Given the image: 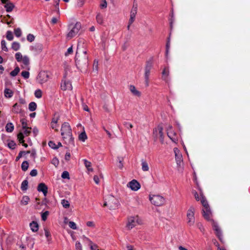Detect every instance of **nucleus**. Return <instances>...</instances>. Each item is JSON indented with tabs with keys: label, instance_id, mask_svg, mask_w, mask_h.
Listing matches in <instances>:
<instances>
[{
	"label": "nucleus",
	"instance_id": "f257e3e1",
	"mask_svg": "<svg viewBox=\"0 0 250 250\" xmlns=\"http://www.w3.org/2000/svg\"><path fill=\"white\" fill-rule=\"evenodd\" d=\"M75 62L77 66H85L88 63L87 51L83 48H78L75 56Z\"/></svg>",
	"mask_w": 250,
	"mask_h": 250
},
{
	"label": "nucleus",
	"instance_id": "f03ea898",
	"mask_svg": "<svg viewBox=\"0 0 250 250\" xmlns=\"http://www.w3.org/2000/svg\"><path fill=\"white\" fill-rule=\"evenodd\" d=\"M203 216L204 218L207 221L210 222L213 225L214 230H215L217 235L219 237V239L221 240L220 236L221 235V231L219 226L214 222L212 217V213L210 208L207 209H202Z\"/></svg>",
	"mask_w": 250,
	"mask_h": 250
},
{
	"label": "nucleus",
	"instance_id": "7ed1b4c3",
	"mask_svg": "<svg viewBox=\"0 0 250 250\" xmlns=\"http://www.w3.org/2000/svg\"><path fill=\"white\" fill-rule=\"evenodd\" d=\"M61 135L64 140L69 141L72 140V134L71 129L68 124L64 123L62 125Z\"/></svg>",
	"mask_w": 250,
	"mask_h": 250
},
{
	"label": "nucleus",
	"instance_id": "20e7f679",
	"mask_svg": "<svg viewBox=\"0 0 250 250\" xmlns=\"http://www.w3.org/2000/svg\"><path fill=\"white\" fill-rule=\"evenodd\" d=\"M140 220L138 216H131L127 218L125 228L127 230L132 229L137 224H140Z\"/></svg>",
	"mask_w": 250,
	"mask_h": 250
},
{
	"label": "nucleus",
	"instance_id": "39448f33",
	"mask_svg": "<svg viewBox=\"0 0 250 250\" xmlns=\"http://www.w3.org/2000/svg\"><path fill=\"white\" fill-rule=\"evenodd\" d=\"M151 203L155 206L160 207L163 205L165 202V198L160 195L151 194L149 197Z\"/></svg>",
	"mask_w": 250,
	"mask_h": 250
},
{
	"label": "nucleus",
	"instance_id": "423d86ee",
	"mask_svg": "<svg viewBox=\"0 0 250 250\" xmlns=\"http://www.w3.org/2000/svg\"><path fill=\"white\" fill-rule=\"evenodd\" d=\"M82 28L81 23L77 21L73 26L72 29L66 34V38L70 40L73 38L79 33Z\"/></svg>",
	"mask_w": 250,
	"mask_h": 250
},
{
	"label": "nucleus",
	"instance_id": "0eeeda50",
	"mask_svg": "<svg viewBox=\"0 0 250 250\" xmlns=\"http://www.w3.org/2000/svg\"><path fill=\"white\" fill-rule=\"evenodd\" d=\"M195 208L191 207H190L187 211V218L188 220V223L190 226L193 225L195 222Z\"/></svg>",
	"mask_w": 250,
	"mask_h": 250
},
{
	"label": "nucleus",
	"instance_id": "6e6552de",
	"mask_svg": "<svg viewBox=\"0 0 250 250\" xmlns=\"http://www.w3.org/2000/svg\"><path fill=\"white\" fill-rule=\"evenodd\" d=\"M15 57L18 62H22L25 65H28L29 63V59L27 56H22L21 53L18 52L16 53Z\"/></svg>",
	"mask_w": 250,
	"mask_h": 250
},
{
	"label": "nucleus",
	"instance_id": "1a4fd4ad",
	"mask_svg": "<svg viewBox=\"0 0 250 250\" xmlns=\"http://www.w3.org/2000/svg\"><path fill=\"white\" fill-rule=\"evenodd\" d=\"M163 128L162 126H157L153 131V134L156 138H159L161 141L163 143Z\"/></svg>",
	"mask_w": 250,
	"mask_h": 250
},
{
	"label": "nucleus",
	"instance_id": "9d476101",
	"mask_svg": "<svg viewBox=\"0 0 250 250\" xmlns=\"http://www.w3.org/2000/svg\"><path fill=\"white\" fill-rule=\"evenodd\" d=\"M127 187L134 191L138 190L141 188L140 184L135 179L130 181L127 184Z\"/></svg>",
	"mask_w": 250,
	"mask_h": 250
},
{
	"label": "nucleus",
	"instance_id": "9b49d317",
	"mask_svg": "<svg viewBox=\"0 0 250 250\" xmlns=\"http://www.w3.org/2000/svg\"><path fill=\"white\" fill-rule=\"evenodd\" d=\"M48 79L49 75L45 71L40 72L38 76V79L39 83L42 84L46 83L48 81Z\"/></svg>",
	"mask_w": 250,
	"mask_h": 250
},
{
	"label": "nucleus",
	"instance_id": "f8f14e48",
	"mask_svg": "<svg viewBox=\"0 0 250 250\" xmlns=\"http://www.w3.org/2000/svg\"><path fill=\"white\" fill-rule=\"evenodd\" d=\"M61 87L62 90L65 91H70L72 89V85L70 82L64 81L62 82Z\"/></svg>",
	"mask_w": 250,
	"mask_h": 250
},
{
	"label": "nucleus",
	"instance_id": "ddd939ff",
	"mask_svg": "<svg viewBox=\"0 0 250 250\" xmlns=\"http://www.w3.org/2000/svg\"><path fill=\"white\" fill-rule=\"evenodd\" d=\"M38 190L39 192H42L45 196L47 193L48 188L44 183H40L38 186Z\"/></svg>",
	"mask_w": 250,
	"mask_h": 250
},
{
	"label": "nucleus",
	"instance_id": "4468645a",
	"mask_svg": "<svg viewBox=\"0 0 250 250\" xmlns=\"http://www.w3.org/2000/svg\"><path fill=\"white\" fill-rule=\"evenodd\" d=\"M174 152L175 153V159L176 160L177 163L180 165L182 162V156L177 148H175L174 149Z\"/></svg>",
	"mask_w": 250,
	"mask_h": 250
},
{
	"label": "nucleus",
	"instance_id": "2eb2a0df",
	"mask_svg": "<svg viewBox=\"0 0 250 250\" xmlns=\"http://www.w3.org/2000/svg\"><path fill=\"white\" fill-rule=\"evenodd\" d=\"M48 145L51 148L54 149H58L60 147L62 146L61 143L58 142L57 144H56L55 143L52 141L49 142Z\"/></svg>",
	"mask_w": 250,
	"mask_h": 250
},
{
	"label": "nucleus",
	"instance_id": "dca6fc26",
	"mask_svg": "<svg viewBox=\"0 0 250 250\" xmlns=\"http://www.w3.org/2000/svg\"><path fill=\"white\" fill-rule=\"evenodd\" d=\"M31 229L33 232H37L39 230V225L35 221H33L30 224Z\"/></svg>",
	"mask_w": 250,
	"mask_h": 250
},
{
	"label": "nucleus",
	"instance_id": "f3484780",
	"mask_svg": "<svg viewBox=\"0 0 250 250\" xmlns=\"http://www.w3.org/2000/svg\"><path fill=\"white\" fill-rule=\"evenodd\" d=\"M6 11L7 12H11L15 7L14 4L10 2H7L4 6Z\"/></svg>",
	"mask_w": 250,
	"mask_h": 250
},
{
	"label": "nucleus",
	"instance_id": "a211bd4d",
	"mask_svg": "<svg viewBox=\"0 0 250 250\" xmlns=\"http://www.w3.org/2000/svg\"><path fill=\"white\" fill-rule=\"evenodd\" d=\"M151 67V64L147 63L145 68V77L147 80H148L149 78Z\"/></svg>",
	"mask_w": 250,
	"mask_h": 250
},
{
	"label": "nucleus",
	"instance_id": "6ab92c4d",
	"mask_svg": "<svg viewBox=\"0 0 250 250\" xmlns=\"http://www.w3.org/2000/svg\"><path fill=\"white\" fill-rule=\"evenodd\" d=\"M21 44L17 42H14L12 43L11 48L15 51H18L20 49Z\"/></svg>",
	"mask_w": 250,
	"mask_h": 250
},
{
	"label": "nucleus",
	"instance_id": "aec40b11",
	"mask_svg": "<svg viewBox=\"0 0 250 250\" xmlns=\"http://www.w3.org/2000/svg\"><path fill=\"white\" fill-rule=\"evenodd\" d=\"M201 202L202 205L204 207V208L203 209H207L210 208L207 201L205 198V197H203V196H202V197H201Z\"/></svg>",
	"mask_w": 250,
	"mask_h": 250
},
{
	"label": "nucleus",
	"instance_id": "412c9836",
	"mask_svg": "<svg viewBox=\"0 0 250 250\" xmlns=\"http://www.w3.org/2000/svg\"><path fill=\"white\" fill-rule=\"evenodd\" d=\"M59 119H53L51 122V127L53 129H55L56 130L58 131V122Z\"/></svg>",
	"mask_w": 250,
	"mask_h": 250
},
{
	"label": "nucleus",
	"instance_id": "4be33fe9",
	"mask_svg": "<svg viewBox=\"0 0 250 250\" xmlns=\"http://www.w3.org/2000/svg\"><path fill=\"white\" fill-rule=\"evenodd\" d=\"M13 111L16 113H20L22 112V109L21 106L17 104H15L13 107Z\"/></svg>",
	"mask_w": 250,
	"mask_h": 250
},
{
	"label": "nucleus",
	"instance_id": "5701e85b",
	"mask_svg": "<svg viewBox=\"0 0 250 250\" xmlns=\"http://www.w3.org/2000/svg\"><path fill=\"white\" fill-rule=\"evenodd\" d=\"M136 14V10H134V12H132L131 13L130 18V20H129V24L127 26L128 29H129L130 25L133 22Z\"/></svg>",
	"mask_w": 250,
	"mask_h": 250
},
{
	"label": "nucleus",
	"instance_id": "b1692460",
	"mask_svg": "<svg viewBox=\"0 0 250 250\" xmlns=\"http://www.w3.org/2000/svg\"><path fill=\"white\" fill-rule=\"evenodd\" d=\"M129 89L134 95L138 96H139L140 95V93L137 90V89L134 85H130L129 86Z\"/></svg>",
	"mask_w": 250,
	"mask_h": 250
},
{
	"label": "nucleus",
	"instance_id": "393cba45",
	"mask_svg": "<svg viewBox=\"0 0 250 250\" xmlns=\"http://www.w3.org/2000/svg\"><path fill=\"white\" fill-rule=\"evenodd\" d=\"M87 139V137L85 131L82 132L79 136V139L83 142H84Z\"/></svg>",
	"mask_w": 250,
	"mask_h": 250
},
{
	"label": "nucleus",
	"instance_id": "a878e982",
	"mask_svg": "<svg viewBox=\"0 0 250 250\" xmlns=\"http://www.w3.org/2000/svg\"><path fill=\"white\" fill-rule=\"evenodd\" d=\"M13 91L8 88H6L4 90V94L5 97L7 98H11L13 95Z\"/></svg>",
	"mask_w": 250,
	"mask_h": 250
},
{
	"label": "nucleus",
	"instance_id": "bb28decb",
	"mask_svg": "<svg viewBox=\"0 0 250 250\" xmlns=\"http://www.w3.org/2000/svg\"><path fill=\"white\" fill-rule=\"evenodd\" d=\"M84 164H85V166L87 168L88 171H93V169L91 167V163L90 162L85 160H84Z\"/></svg>",
	"mask_w": 250,
	"mask_h": 250
},
{
	"label": "nucleus",
	"instance_id": "cd10ccee",
	"mask_svg": "<svg viewBox=\"0 0 250 250\" xmlns=\"http://www.w3.org/2000/svg\"><path fill=\"white\" fill-rule=\"evenodd\" d=\"M6 130L8 132H11L14 129V125L11 123H8L6 125Z\"/></svg>",
	"mask_w": 250,
	"mask_h": 250
},
{
	"label": "nucleus",
	"instance_id": "c85d7f7f",
	"mask_svg": "<svg viewBox=\"0 0 250 250\" xmlns=\"http://www.w3.org/2000/svg\"><path fill=\"white\" fill-rule=\"evenodd\" d=\"M96 20L97 22L100 24H102L104 23V18L103 16L100 15V14H98L96 16Z\"/></svg>",
	"mask_w": 250,
	"mask_h": 250
},
{
	"label": "nucleus",
	"instance_id": "c756f323",
	"mask_svg": "<svg viewBox=\"0 0 250 250\" xmlns=\"http://www.w3.org/2000/svg\"><path fill=\"white\" fill-rule=\"evenodd\" d=\"M37 108V104L35 102H31L29 104V109L31 111L35 110Z\"/></svg>",
	"mask_w": 250,
	"mask_h": 250
},
{
	"label": "nucleus",
	"instance_id": "7c9ffc66",
	"mask_svg": "<svg viewBox=\"0 0 250 250\" xmlns=\"http://www.w3.org/2000/svg\"><path fill=\"white\" fill-rule=\"evenodd\" d=\"M20 72V68L19 67H16L14 70L11 71L10 73V75L12 77H15L18 75Z\"/></svg>",
	"mask_w": 250,
	"mask_h": 250
},
{
	"label": "nucleus",
	"instance_id": "2f4dec72",
	"mask_svg": "<svg viewBox=\"0 0 250 250\" xmlns=\"http://www.w3.org/2000/svg\"><path fill=\"white\" fill-rule=\"evenodd\" d=\"M29 167V164L27 162V161H24L22 162L21 164V169L23 171H26L27 170L28 168Z\"/></svg>",
	"mask_w": 250,
	"mask_h": 250
},
{
	"label": "nucleus",
	"instance_id": "473e14b6",
	"mask_svg": "<svg viewBox=\"0 0 250 250\" xmlns=\"http://www.w3.org/2000/svg\"><path fill=\"white\" fill-rule=\"evenodd\" d=\"M142 170L143 171H148L149 167H148L147 163L146 162H145V161L143 162L142 163Z\"/></svg>",
	"mask_w": 250,
	"mask_h": 250
},
{
	"label": "nucleus",
	"instance_id": "72a5a7b5",
	"mask_svg": "<svg viewBox=\"0 0 250 250\" xmlns=\"http://www.w3.org/2000/svg\"><path fill=\"white\" fill-rule=\"evenodd\" d=\"M61 203L62 206L66 208H67L70 207L69 202H68V201L66 200L65 199L62 200Z\"/></svg>",
	"mask_w": 250,
	"mask_h": 250
},
{
	"label": "nucleus",
	"instance_id": "f704fd0d",
	"mask_svg": "<svg viewBox=\"0 0 250 250\" xmlns=\"http://www.w3.org/2000/svg\"><path fill=\"white\" fill-rule=\"evenodd\" d=\"M75 248L76 250H84L82 244L79 241L76 242L75 244Z\"/></svg>",
	"mask_w": 250,
	"mask_h": 250
},
{
	"label": "nucleus",
	"instance_id": "c9c22d12",
	"mask_svg": "<svg viewBox=\"0 0 250 250\" xmlns=\"http://www.w3.org/2000/svg\"><path fill=\"white\" fill-rule=\"evenodd\" d=\"M28 188V182L27 180H24L21 184V188L23 190H26Z\"/></svg>",
	"mask_w": 250,
	"mask_h": 250
},
{
	"label": "nucleus",
	"instance_id": "e433bc0d",
	"mask_svg": "<svg viewBox=\"0 0 250 250\" xmlns=\"http://www.w3.org/2000/svg\"><path fill=\"white\" fill-rule=\"evenodd\" d=\"M1 49L2 50H4L5 52L8 51V49L6 46V42L5 41L3 40L1 42Z\"/></svg>",
	"mask_w": 250,
	"mask_h": 250
},
{
	"label": "nucleus",
	"instance_id": "4c0bfd02",
	"mask_svg": "<svg viewBox=\"0 0 250 250\" xmlns=\"http://www.w3.org/2000/svg\"><path fill=\"white\" fill-rule=\"evenodd\" d=\"M29 201V198L28 196H24L21 201L22 204L26 205Z\"/></svg>",
	"mask_w": 250,
	"mask_h": 250
},
{
	"label": "nucleus",
	"instance_id": "58836bf2",
	"mask_svg": "<svg viewBox=\"0 0 250 250\" xmlns=\"http://www.w3.org/2000/svg\"><path fill=\"white\" fill-rule=\"evenodd\" d=\"M69 227L73 229H77V227L76 223L73 221H69L68 223Z\"/></svg>",
	"mask_w": 250,
	"mask_h": 250
},
{
	"label": "nucleus",
	"instance_id": "ea45409f",
	"mask_svg": "<svg viewBox=\"0 0 250 250\" xmlns=\"http://www.w3.org/2000/svg\"><path fill=\"white\" fill-rule=\"evenodd\" d=\"M23 138H24V136H23V135L22 133L20 132L18 134V139L19 140V142L21 143H24Z\"/></svg>",
	"mask_w": 250,
	"mask_h": 250
},
{
	"label": "nucleus",
	"instance_id": "a19ab883",
	"mask_svg": "<svg viewBox=\"0 0 250 250\" xmlns=\"http://www.w3.org/2000/svg\"><path fill=\"white\" fill-rule=\"evenodd\" d=\"M35 95L37 98H41L42 96V92L40 89H37L35 92Z\"/></svg>",
	"mask_w": 250,
	"mask_h": 250
},
{
	"label": "nucleus",
	"instance_id": "79ce46f5",
	"mask_svg": "<svg viewBox=\"0 0 250 250\" xmlns=\"http://www.w3.org/2000/svg\"><path fill=\"white\" fill-rule=\"evenodd\" d=\"M49 215V211H46L42 214V219L43 221H45L47 219V216Z\"/></svg>",
	"mask_w": 250,
	"mask_h": 250
},
{
	"label": "nucleus",
	"instance_id": "37998d69",
	"mask_svg": "<svg viewBox=\"0 0 250 250\" xmlns=\"http://www.w3.org/2000/svg\"><path fill=\"white\" fill-rule=\"evenodd\" d=\"M6 38L9 41H11L13 39V35L11 31H8L7 32Z\"/></svg>",
	"mask_w": 250,
	"mask_h": 250
},
{
	"label": "nucleus",
	"instance_id": "c03bdc74",
	"mask_svg": "<svg viewBox=\"0 0 250 250\" xmlns=\"http://www.w3.org/2000/svg\"><path fill=\"white\" fill-rule=\"evenodd\" d=\"M14 33H15V35L16 36V37H21V29H20V28L15 29L14 30Z\"/></svg>",
	"mask_w": 250,
	"mask_h": 250
},
{
	"label": "nucleus",
	"instance_id": "a18cd8bd",
	"mask_svg": "<svg viewBox=\"0 0 250 250\" xmlns=\"http://www.w3.org/2000/svg\"><path fill=\"white\" fill-rule=\"evenodd\" d=\"M27 40L30 42H32L35 40V36L33 34H29L27 36Z\"/></svg>",
	"mask_w": 250,
	"mask_h": 250
},
{
	"label": "nucleus",
	"instance_id": "49530a36",
	"mask_svg": "<svg viewBox=\"0 0 250 250\" xmlns=\"http://www.w3.org/2000/svg\"><path fill=\"white\" fill-rule=\"evenodd\" d=\"M90 248L91 250H99L97 249L98 246L95 244H94L92 242H90Z\"/></svg>",
	"mask_w": 250,
	"mask_h": 250
},
{
	"label": "nucleus",
	"instance_id": "de8ad7c7",
	"mask_svg": "<svg viewBox=\"0 0 250 250\" xmlns=\"http://www.w3.org/2000/svg\"><path fill=\"white\" fill-rule=\"evenodd\" d=\"M8 146L10 148L13 149L15 148L16 143L14 141H11L8 143Z\"/></svg>",
	"mask_w": 250,
	"mask_h": 250
},
{
	"label": "nucleus",
	"instance_id": "09e8293b",
	"mask_svg": "<svg viewBox=\"0 0 250 250\" xmlns=\"http://www.w3.org/2000/svg\"><path fill=\"white\" fill-rule=\"evenodd\" d=\"M85 3V0H78L77 5L78 7H82Z\"/></svg>",
	"mask_w": 250,
	"mask_h": 250
},
{
	"label": "nucleus",
	"instance_id": "8fccbe9b",
	"mask_svg": "<svg viewBox=\"0 0 250 250\" xmlns=\"http://www.w3.org/2000/svg\"><path fill=\"white\" fill-rule=\"evenodd\" d=\"M44 231L45 236L46 238H48L50 237L51 234H50V231L49 230V229L47 228H44Z\"/></svg>",
	"mask_w": 250,
	"mask_h": 250
},
{
	"label": "nucleus",
	"instance_id": "3c124183",
	"mask_svg": "<svg viewBox=\"0 0 250 250\" xmlns=\"http://www.w3.org/2000/svg\"><path fill=\"white\" fill-rule=\"evenodd\" d=\"M62 177L63 179H69V174L67 171H63L62 175Z\"/></svg>",
	"mask_w": 250,
	"mask_h": 250
},
{
	"label": "nucleus",
	"instance_id": "603ef678",
	"mask_svg": "<svg viewBox=\"0 0 250 250\" xmlns=\"http://www.w3.org/2000/svg\"><path fill=\"white\" fill-rule=\"evenodd\" d=\"M86 225L89 228H94L95 226L94 222L91 221H87L86 223Z\"/></svg>",
	"mask_w": 250,
	"mask_h": 250
},
{
	"label": "nucleus",
	"instance_id": "864d4df0",
	"mask_svg": "<svg viewBox=\"0 0 250 250\" xmlns=\"http://www.w3.org/2000/svg\"><path fill=\"white\" fill-rule=\"evenodd\" d=\"M93 69L96 72L98 71V61L95 60L93 63Z\"/></svg>",
	"mask_w": 250,
	"mask_h": 250
},
{
	"label": "nucleus",
	"instance_id": "5fc2aeb1",
	"mask_svg": "<svg viewBox=\"0 0 250 250\" xmlns=\"http://www.w3.org/2000/svg\"><path fill=\"white\" fill-rule=\"evenodd\" d=\"M21 74L25 79H27L29 77V73L28 71H22Z\"/></svg>",
	"mask_w": 250,
	"mask_h": 250
},
{
	"label": "nucleus",
	"instance_id": "6e6d98bb",
	"mask_svg": "<svg viewBox=\"0 0 250 250\" xmlns=\"http://www.w3.org/2000/svg\"><path fill=\"white\" fill-rule=\"evenodd\" d=\"M24 129V134L26 135V136H28L29 135V134L31 132V129L30 128H29L28 127H26L25 128H23Z\"/></svg>",
	"mask_w": 250,
	"mask_h": 250
},
{
	"label": "nucleus",
	"instance_id": "4d7b16f0",
	"mask_svg": "<svg viewBox=\"0 0 250 250\" xmlns=\"http://www.w3.org/2000/svg\"><path fill=\"white\" fill-rule=\"evenodd\" d=\"M73 53V46H71L69 48H68L66 52L65 53V56H68L70 54H71Z\"/></svg>",
	"mask_w": 250,
	"mask_h": 250
},
{
	"label": "nucleus",
	"instance_id": "13d9d810",
	"mask_svg": "<svg viewBox=\"0 0 250 250\" xmlns=\"http://www.w3.org/2000/svg\"><path fill=\"white\" fill-rule=\"evenodd\" d=\"M21 124H22V128H25L26 127H27V124L26 121L25 119H21Z\"/></svg>",
	"mask_w": 250,
	"mask_h": 250
},
{
	"label": "nucleus",
	"instance_id": "bf43d9fd",
	"mask_svg": "<svg viewBox=\"0 0 250 250\" xmlns=\"http://www.w3.org/2000/svg\"><path fill=\"white\" fill-rule=\"evenodd\" d=\"M100 6L102 8H105L107 7V2L106 0H103V2L101 4Z\"/></svg>",
	"mask_w": 250,
	"mask_h": 250
},
{
	"label": "nucleus",
	"instance_id": "052dcab7",
	"mask_svg": "<svg viewBox=\"0 0 250 250\" xmlns=\"http://www.w3.org/2000/svg\"><path fill=\"white\" fill-rule=\"evenodd\" d=\"M162 74L164 76H166V77H167L168 75V70L167 68H164L163 72Z\"/></svg>",
	"mask_w": 250,
	"mask_h": 250
},
{
	"label": "nucleus",
	"instance_id": "680f3d73",
	"mask_svg": "<svg viewBox=\"0 0 250 250\" xmlns=\"http://www.w3.org/2000/svg\"><path fill=\"white\" fill-rule=\"evenodd\" d=\"M30 174L32 176H35L37 175V171L36 169H33L31 171Z\"/></svg>",
	"mask_w": 250,
	"mask_h": 250
},
{
	"label": "nucleus",
	"instance_id": "e2e57ef3",
	"mask_svg": "<svg viewBox=\"0 0 250 250\" xmlns=\"http://www.w3.org/2000/svg\"><path fill=\"white\" fill-rule=\"evenodd\" d=\"M93 179L95 183L98 185L99 183V178L98 176L95 175L93 177Z\"/></svg>",
	"mask_w": 250,
	"mask_h": 250
},
{
	"label": "nucleus",
	"instance_id": "0e129e2a",
	"mask_svg": "<svg viewBox=\"0 0 250 250\" xmlns=\"http://www.w3.org/2000/svg\"><path fill=\"white\" fill-rule=\"evenodd\" d=\"M24 154H25V152L24 151H21L19 154V155L16 158V160H18L20 158H21L23 155Z\"/></svg>",
	"mask_w": 250,
	"mask_h": 250
},
{
	"label": "nucleus",
	"instance_id": "69168bd1",
	"mask_svg": "<svg viewBox=\"0 0 250 250\" xmlns=\"http://www.w3.org/2000/svg\"><path fill=\"white\" fill-rule=\"evenodd\" d=\"M70 157H71L70 153L69 152H67L66 153V154L65 155V159L66 161H69L70 160Z\"/></svg>",
	"mask_w": 250,
	"mask_h": 250
},
{
	"label": "nucleus",
	"instance_id": "338daca9",
	"mask_svg": "<svg viewBox=\"0 0 250 250\" xmlns=\"http://www.w3.org/2000/svg\"><path fill=\"white\" fill-rule=\"evenodd\" d=\"M58 21V19L57 18L53 17L51 19V22H52V23H53L54 24L57 23Z\"/></svg>",
	"mask_w": 250,
	"mask_h": 250
},
{
	"label": "nucleus",
	"instance_id": "774afa93",
	"mask_svg": "<svg viewBox=\"0 0 250 250\" xmlns=\"http://www.w3.org/2000/svg\"><path fill=\"white\" fill-rule=\"evenodd\" d=\"M126 248L127 250H134L133 247L131 245H128Z\"/></svg>",
	"mask_w": 250,
	"mask_h": 250
}]
</instances>
